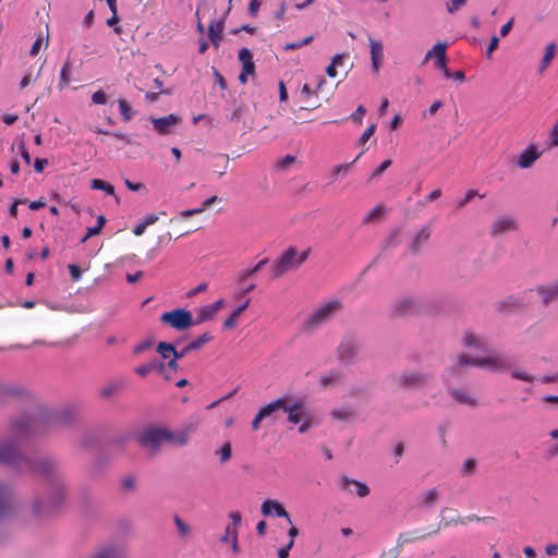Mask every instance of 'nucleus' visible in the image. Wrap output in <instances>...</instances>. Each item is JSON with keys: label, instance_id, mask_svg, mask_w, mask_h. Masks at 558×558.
Returning a JSON list of instances; mask_svg holds the SVG:
<instances>
[{"label": "nucleus", "instance_id": "f257e3e1", "mask_svg": "<svg viewBox=\"0 0 558 558\" xmlns=\"http://www.w3.org/2000/svg\"><path fill=\"white\" fill-rule=\"evenodd\" d=\"M25 439L12 437L0 440V464L13 469L20 474H37L47 482V496L37 497L32 502L33 514L47 518L53 514L63 504L66 484L59 460L49 454L32 458L21 450Z\"/></svg>", "mask_w": 558, "mask_h": 558}, {"label": "nucleus", "instance_id": "f03ea898", "mask_svg": "<svg viewBox=\"0 0 558 558\" xmlns=\"http://www.w3.org/2000/svg\"><path fill=\"white\" fill-rule=\"evenodd\" d=\"M75 418L72 409L51 410L39 402L29 412L10 422L11 434L22 439L40 437L59 426H68Z\"/></svg>", "mask_w": 558, "mask_h": 558}, {"label": "nucleus", "instance_id": "7ed1b4c3", "mask_svg": "<svg viewBox=\"0 0 558 558\" xmlns=\"http://www.w3.org/2000/svg\"><path fill=\"white\" fill-rule=\"evenodd\" d=\"M514 361L511 356L505 354H494L490 356L476 357V366L487 368L493 372L510 371V376L514 379L533 383L535 377L521 369H512Z\"/></svg>", "mask_w": 558, "mask_h": 558}, {"label": "nucleus", "instance_id": "20e7f679", "mask_svg": "<svg viewBox=\"0 0 558 558\" xmlns=\"http://www.w3.org/2000/svg\"><path fill=\"white\" fill-rule=\"evenodd\" d=\"M392 380L399 389L421 390L434 380V375L430 372L405 368L392 375Z\"/></svg>", "mask_w": 558, "mask_h": 558}, {"label": "nucleus", "instance_id": "39448f33", "mask_svg": "<svg viewBox=\"0 0 558 558\" xmlns=\"http://www.w3.org/2000/svg\"><path fill=\"white\" fill-rule=\"evenodd\" d=\"M341 310L342 303L339 300H331L323 304L307 317L303 327L304 331H313L317 329Z\"/></svg>", "mask_w": 558, "mask_h": 558}, {"label": "nucleus", "instance_id": "423d86ee", "mask_svg": "<svg viewBox=\"0 0 558 558\" xmlns=\"http://www.w3.org/2000/svg\"><path fill=\"white\" fill-rule=\"evenodd\" d=\"M13 399L31 404L33 408L38 403L36 396L24 386L0 380V403L4 404Z\"/></svg>", "mask_w": 558, "mask_h": 558}, {"label": "nucleus", "instance_id": "0eeeda50", "mask_svg": "<svg viewBox=\"0 0 558 558\" xmlns=\"http://www.w3.org/2000/svg\"><path fill=\"white\" fill-rule=\"evenodd\" d=\"M360 350L361 342L357 336L354 333L344 335L337 348L339 362L343 365L354 364L359 359Z\"/></svg>", "mask_w": 558, "mask_h": 558}, {"label": "nucleus", "instance_id": "6e6552de", "mask_svg": "<svg viewBox=\"0 0 558 558\" xmlns=\"http://www.w3.org/2000/svg\"><path fill=\"white\" fill-rule=\"evenodd\" d=\"M160 322L178 331H183L194 326L192 312L186 308H175L165 312L160 316Z\"/></svg>", "mask_w": 558, "mask_h": 558}, {"label": "nucleus", "instance_id": "1a4fd4ad", "mask_svg": "<svg viewBox=\"0 0 558 558\" xmlns=\"http://www.w3.org/2000/svg\"><path fill=\"white\" fill-rule=\"evenodd\" d=\"M166 427L149 426L145 428L138 436L137 442L143 448H149L154 452L160 450L161 446L166 444Z\"/></svg>", "mask_w": 558, "mask_h": 558}, {"label": "nucleus", "instance_id": "9d476101", "mask_svg": "<svg viewBox=\"0 0 558 558\" xmlns=\"http://www.w3.org/2000/svg\"><path fill=\"white\" fill-rule=\"evenodd\" d=\"M278 400L282 403L279 410H282L288 414V422L293 425L300 424L306 409L305 400L303 398L292 399V397L288 395L279 398Z\"/></svg>", "mask_w": 558, "mask_h": 558}, {"label": "nucleus", "instance_id": "9b49d317", "mask_svg": "<svg viewBox=\"0 0 558 558\" xmlns=\"http://www.w3.org/2000/svg\"><path fill=\"white\" fill-rule=\"evenodd\" d=\"M298 251L294 246L288 247L274 263L271 267V279H278L286 272L296 267Z\"/></svg>", "mask_w": 558, "mask_h": 558}, {"label": "nucleus", "instance_id": "f8f14e48", "mask_svg": "<svg viewBox=\"0 0 558 558\" xmlns=\"http://www.w3.org/2000/svg\"><path fill=\"white\" fill-rule=\"evenodd\" d=\"M15 494L13 488L0 482V522L11 518L15 512Z\"/></svg>", "mask_w": 558, "mask_h": 558}, {"label": "nucleus", "instance_id": "ddd939ff", "mask_svg": "<svg viewBox=\"0 0 558 558\" xmlns=\"http://www.w3.org/2000/svg\"><path fill=\"white\" fill-rule=\"evenodd\" d=\"M421 310V303L414 296H402L397 300L391 305V315L395 317H404L415 315Z\"/></svg>", "mask_w": 558, "mask_h": 558}, {"label": "nucleus", "instance_id": "4468645a", "mask_svg": "<svg viewBox=\"0 0 558 558\" xmlns=\"http://www.w3.org/2000/svg\"><path fill=\"white\" fill-rule=\"evenodd\" d=\"M150 121L156 132H158L161 135H167L171 133V128L179 124L182 121V119L181 117L171 113L169 116L161 118H151Z\"/></svg>", "mask_w": 558, "mask_h": 558}, {"label": "nucleus", "instance_id": "2eb2a0df", "mask_svg": "<svg viewBox=\"0 0 558 558\" xmlns=\"http://www.w3.org/2000/svg\"><path fill=\"white\" fill-rule=\"evenodd\" d=\"M542 156L535 144H530L518 157L517 165L521 169H529Z\"/></svg>", "mask_w": 558, "mask_h": 558}, {"label": "nucleus", "instance_id": "dca6fc26", "mask_svg": "<svg viewBox=\"0 0 558 558\" xmlns=\"http://www.w3.org/2000/svg\"><path fill=\"white\" fill-rule=\"evenodd\" d=\"M262 514L265 517L276 515L278 518H286L289 523H291V519L284 507L274 499H267L262 504L260 507Z\"/></svg>", "mask_w": 558, "mask_h": 558}, {"label": "nucleus", "instance_id": "f3484780", "mask_svg": "<svg viewBox=\"0 0 558 558\" xmlns=\"http://www.w3.org/2000/svg\"><path fill=\"white\" fill-rule=\"evenodd\" d=\"M151 372H157L160 375L165 376L166 380L170 379V376L166 375V363L159 361L158 359H154L146 364H142L135 368V373L138 376L145 377Z\"/></svg>", "mask_w": 558, "mask_h": 558}, {"label": "nucleus", "instance_id": "a211bd4d", "mask_svg": "<svg viewBox=\"0 0 558 558\" xmlns=\"http://www.w3.org/2000/svg\"><path fill=\"white\" fill-rule=\"evenodd\" d=\"M518 229L517 221L509 216L501 217L495 220L492 225L490 234L493 236L499 235L501 233L513 231Z\"/></svg>", "mask_w": 558, "mask_h": 558}, {"label": "nucleus", "instance_id": "6ab92c4d", "mask_svg": "<svg viewBox=\"0 0 558 558\" xmlns=\"http://www.w3.org/2000/svg\"><path fill=\"white\" fill-rule=\"evenodd\" d=\"M213 340V336L209 332H204L195 340L191 341L187 345L179 351V354H175V359H183L190 352L199 350L204 344L208 343Z\"/></svg>", "mask_w": 558, "mask_h": 558}, {"label": "nucleus", "instance_id": "aec40b11", "mask_svg": "<svg viewBox=\"0 0 558 558\" xmlns=\"http://www.w3.org/2000/svg\"><path fill=\"white\" fill-rule=\"evenodd\" d=\"M448 395L458 403L469 405L471 408H476L478 405V401L475 397L469 395L463 389L458 388H448Z\"/></svg>", "mask_w": 558, "mask_h": 558}, {"label": "nucleus", "instance_id": "412c9836", "mask_svg": "<svg viewBox=\"0 0 558 558\" xmlns=\"http://www.w3.org/2000/svg\"><path fill=\"white\" fill-rule=\"evenodd\" d=\"M282 405L280 400L271 401L270 403L266 404L265 407L260 408L254 420L252 421V428L254 430H257L259 428V423L262 420L270 416L272 413L278 411L280 407Z\"/></svg>", "mask_w": 558, "mask_h": 558}, {"label": "nucleus", "instance_id": "4be33fe9", "mask_svg": "<svg viewBox=\"0 0 558 558\" xmlns=\"http://www.w3.org/2000/svg\"><path fill=\"white\" fill-rule=\"evenodd\" d=\"M536 293L542 298V302L547 306L551 301L558 298V279L546 286H538Z\"/></svg>", "mask_w": 558, "mask_h": 558}, {"label": "nucleus", "instance_id": "5701e85b", "mask_svg": "<svg viewBox=\"0 0 558 558\" xmlns=\"http://www.w3.org/2000/svg\"><path fill=\"white\" fill-rule=\"evenodd\" d=\"M369 47H371V60H372V70L377 73L379 71V66L381 64L384 58V47L381 41L369 38Z\"/></svg>", "mask_w": 558, "mask_h": 558}, {"label": "nucleus", "instance_id": "b1692460", "mask_svg": "<svg viewBox=\"0 0 558 558\" xmlns=\"http://www.w3.org/2000/svg\"><path fill=\"white\" fill-rule=\"evenodd\" d=\"M430 236V229L428 226H424L412 239L409 248L413 255H417L421 252L422 246L428 241Z\"/></svg>", "mask_w": 558, "mask_h": 558}, {"label": "nucleus", "instance_id": "393cba45", "mask_svg": "<svg viewBox=\"0 0 558 558\" xmlns=\"http://www.w3.org/2000/svg\"><path fill=\"white\" fill-rule=\"evenodd\" d=\"M351 485H354L356 487L355 494L359 497H366L369 494V488L365 483L349 478L348 476L343 475L340 481V487L344 490H350L352 493V490L350 489Z\"/></svg>", "mask_w": 558, "mask_h": 558}, {"label": "nucleus", "instance_id": "a878e982", "mask_svg": "<svg viewBox=\"0 0 558 558\" xmlns=\"http://www.w3.org/2000/svg\"><path fill=\"white\" fill-rule=\"evenodd\" d=\"M156 351L161 355L162 359H169L170 356L175 357V354H179V350L175 349V345L170 342L160 341L157 344Z\"/></svg>", "mask_w": 558, "mask_h": 558}, {"label": "nucleus", "instance_id": "bb28decb", "mask_svg": "<svg viewBox=\"0 0 558 558\" xmlns=\"http://www.w3.org/2000/svg\"><path fill=\"white\" fill-rule=\"evenodd\" d=\"M166 434L168 435L165 439L166 442L174 444L178 446H185L189 441L186 438V434L182 433L181 429L177 432H172L166 428Z\"/></svg>", "mask_w": 558, "mask_h": 558}, {"label": "nucleus", "instance_id": "cd10ccee", "mask_svg": "<svg viewBox=\"0 0 558 558\" xmlns=\"http://www.w3.org/2000/svg\"><path fill=\"white\" fill-rule=\"evenodd\" d=\"M215 314L208 305L201 306L197 310V316L194 318V326L204 324L215 318Z\"/></svg>", "mask_w": 558, "mask_h": 558}, {"label": "nucleus", "instance_id": "c85d7f7f", "mask_svg": "<svg viewBox=\"0 0 558 558\" xmlns=\"http://www.w3.org/2000/svg\"><path fill=\"white\" fill-rule=\"evenodd\" d=\"M123 388V383L121 381H113L108 384L107 386L102 387L99 395L104 399H110L112 396L118 393Z\"/></svg>", "mask_w": 558, "mask_h": 558}, {"label": "nucleus", "instance_id": "c756f323", "mask_svg": "<svg viewBox=\"0 0 558 558\" xmlns=\"http://www.w3.org/2000/svg\"><path fill=\"white\" fill-rule=\"evenodd\" d=\"M71 72H72V63L68 59L60 71V82H59V88L62 89L63 87L68 86L71 82Z\"/></svg>", "mask_w": 558, "mask_h": 558}, {"label": "nucleus", "instance_id": "7c9ffc66", "mask_svg": "<svg viewBox=\"0 0 558 558\" xmlns=\"http://www.w3.org/2000/svg\"><path fill=\"white\" fill-rule=\"evenodd\" d=\"M90 187L93 190L104 191L108 195H114V186L101 179H94L90 182Z\"/></svg>", "mask_w": 558, "mask_h": 558}, {"label": "nucleus", "instance_id": "2f4dec72", "mask_svg": "<svg viewBox=\"0 0 558 558\" xmlns=\"http://www.w3.org/2000/svg\"><path fill=\"white\" fill-rule=\"evenodd\" d=\"M173 522L177 526L178 534L180 537H187L191 534V526L185 523L178 514L173 515Z\"/></svg>", "mask_w": 558, "mask_h": 558}, {"label": "nucleus", "instance_id": "473e14b6", "mask_svg": "<svg viewBox=\"0 0 558 558\" xmlns=\"http://www.w3.org/2000/svg\"><path fill=\"white\" fill-rule=\"evenodd\" d=\"M215 23H216V20H213L210 25H209V27H208V37H209V40H210L211 45L215 48H218L219 45H220V41H221L220 34L222 32H219V28H217Z\"/></svg>", "mask_w": 558, "mask_h": 558}, {"label": "nucleus", "instance_id": "72a5a7b5", "mask_svg": "<svg viewBox=\"0 0 558 558\" xmlns=\"http://www.w3.org/2000/svg\"><path fill=\"white\" fill-rule=\"evenodd\" d=\"M341 372L339 371H330L329 373L323 375L319 379L322 387H329L335 384L337 380L341 378Z\"/></svg>", "mask_w": 558, "mask_h": 558}, {"label": "nucleus", "instance_id": "f704fd0d", "mask_svg": "<svg viewBox=\"0 0 558 558\" xmlns=\"http://www.w3.org/2000/svg\"><path fill=\"white\" fill-rule=\"evenodd\" d=\"M438 498H439V492L437 490V488H432L423 495L422 505L429 507V508L434 507L435 504L438 501Z\"/></svg>", "mask_w": 558, "mask_h": 558}, {"label": "nucleus", "instance_id": "c9c22d12", "mask_svg": "<svg viewBox=\"0 0 558 558\" xmlns=\"http://www.w3.org/2000/svg\"><path fill=\"white\" fill-rule=\"evenodd\" d=\"M269 259L264 258L259 260L253 268H248L242 271L240 276V281H244L247 278L254 276L256 272H258L266 264H268Z\"/></svg>", "mask_w": 558, "mask_h": 558}, {"label": "nucleus", "instance_id": "e433bc0d", "mask_svg": "<svg viewBox=\"0 0 558 558\" xmlns=\"http://www.w3.org/2000/svg\"><path fill=\"white\" fill-rule=\"evenodd\" d=\"M555 54V44H549L546 48V52L542 59L538 71L542 73L548 66L549 62L554 58Z\"/></svg>", "mask_w": 558, "mask_h": 558}, {"label": "nucleus", "instance_id": "4c0bfd02", "mask_svg": "<svg viewBox=\"0 0 558 558\" xmlns=\"http://www.w3.org/2000/svg\"><path fill=\"white\" fill-rule=\"evenodd\" d=\"M118 104L123 121H130L134 116V111L132 110L128 101L124 99H119Z\"/></svg>", "mask_w": 558, "mask_h": 558}, {"label": "nucleus", "instance_id": "58836bf2", "mask_svg": "<svg viewBox=\"0 0 558 558\" xmlns=\"http://www.w3.org/2000/svg\"><path fill=\"white\" fill-rule=\"evenodd\" d=\"M414 532H404L399 534L397 542L399 543V547H403L405 544L414 542L416 539H422L426 537V535H413Z\"/></svg>", "mask_w": 558, "mask_h": 558}, {"label": "nucleus", "instance_id": "ea45409f", "mask_svg": "<svg viewBox=\"0 0 558 558\" xmlns=\"http://www.w3.org/2000/svg\"><path fill=\"white\" fill-rule=\"evenodd\" d=\"M383 214H384V206L377 205L363 218V223H371L374 220L380 218L383 216Z\"/></svg>", "mask_w": 558, "mask_h": 558}, {"label": "nucleus", "instance_id": "a19ab883", "mask_svg": "<svg viewBox=\"0 0 558 558\" xmlns=\"http://www.w3.org/2000/svg\"><path fill=\"white\" fill-rule=\"evenodd\" d=\"M446 49H447L446 43H438L433 47L435 62L444 61L447 59Z\"/></svg>", "mask_w": 558, "mask_h": 558}, {"label": "nucleus", "instance_id": "79ce46f5", "mask_svg": "<svg viewBox=\"0 0 558 558\" xmlns=\"http://www.w3.org/2000/svg\"><path fill=\"white\" fill-rule=\"evenodd\" d=\"M457 367H464V366H476V357H471L466 354H459L456 359Z\"/></svg>", "mask_w": 558, "mask_h": 558}, {"label": "nucleus", "instance_id": "37998d69", "mask_svg": "<svg viewBox=\"0 0 558 558\" xmlns=\"http://www.w3.org/2000/svg\"><path fill=\"white\" fill-rule=\"evenodd\" d=\"M476 466H477V462L475 459H473V458L466 459L462 465L461 474L463 476L472 475L475 472Z\"/></svg>", "mask_w": 558, "mask_h": 558}, {"label": "nucleus", "instance_id": "c03bdc74", "mask_svg": "<svg viewBox=\"0 0 558 558\" xmlns=\"http://www.w3.org/2000/svg\"><path fill=\"white\" fill-rule=\"evenodd\" d=\"M228 163H229V156L228 155H217V156H215L214 167H218V168L222 167V169H223L222 171L219 172V177H222L226 173V170L228 168Z\"/></svg>", "mask_w": 558, "mask_h": 558}, {"label": "nucleus", "instance_id": "a18cd8bd", "mask_svg": "<svg viewBox=\"0 0 558 558\" xmlns=\"http://www.w3.org/2000/svg\"><path fill=\"white\" fill-rule=\"evenodd\" d=\"M95 132L98 133V134L111 135V136H113L116 138L124 141L126 144H132V141H131L130 136L128 134H125V133L110 132V131H106V130H102V129H96Z\"/></svg>", "mask_w": 558, "mask_h": 558}, {"label": "nucleus", "instance_id": "49530a36", "mask_svg": "<svg viewBox=\"0 0 558 558\" xmlns=\"http://www.w3.org/2000/svg\"><path fill=\"white\" fill-rule=\"evenodd\" d=\"M332 417L339 421H345L354 415L352 410L348 409H336L331 413Z\"/></svg>", "mask_w": 558, "mask_h": 558}, {"label": "nucleus", "instance_id": "de8ad7c7", "mask_svg": "<svg viewBox=\"0 0 558 558\" xmlns=\"http://www.w3.org/2000/svg\"><path fill=\"white\" fill-rule=\"evenodd\" d=\"M220 456L222 463L227 462L232 456V448L230 442H226L217 452Z\"/></svg>", "mask_w": 558, "mask_h": 558}, {"label": "nucleus", "instance_id": "09e8293b", "mask_svg": "<svg viewBox=\"0 0 558 558\" xmlns=\"http://www.w3.org/2000/svg\"><path fill=\"white\" fill-rule=\"evenodd\" d=\"M314 39V36L313 35H310L307 37H305L304 39L300 40V41H296V43H290V44H287L283 49L284 50H294V49H299L305 45H308L310 43H312Z\"/></svg>", "mask_w": 558, "mask_h": 558}, {"label": "nucleus", "instance_id": "8fccbe9b", "mask_svg": "<svg viewBox=\"0 0 558 558\" xmlns=\"http://www.w3.org/2000/svg\"><path fill=\"white\" fill-rule=\"evenodd\" d=\"M464 345L466 347H473V348H478L480 347V339L474 335V333H465L463 339H462Z\"/></svg>", "mask_w": 558, "mask_h": 558}, {"label": "nucleus", "instance_id": "3c124183", "mask_svg": "<svg viewBox=\"0 0 558 558\" xmlns=\"http://www.w3.org/2000/svg\"><path fill=\"white\" fill-rule=\"evenodd\" d=\"M366 109L363 105H360L356 110L350 114L349 119L357 124H362L363 116L365 114Z\"/></svg>", "mask_w": 558, "mask_h": 558}, {"label": "nucleus", "instance_id": "603ef678", "mask_svg": "<svg viewBox=\"0 0 558 558\" xmlns=\"http://www.w3.org/2000/svg\"><path fill=\"white\" fill-rule=\"evenodd\" d=\"M391 166V160L387 159L383 161L372 173L369 180L380 177L389 167Z\"/></svg>", "mask_w": 558, "mask_h": 558}, {"label": "nucleus", "instance_id": "864d4df0", "mask_svg": "<svg viewBox=\"0 0 558 558\" xmlns=\"http://www.w3.org/2000/svg\"><path fill=\"white\" fill-rule=\"evenodd\" d=\"M363 153L364 151H361L352 162L342 163V165H338L337 167H335L333 173L340 174V173L348 172L350 170L351 166L363 155Z\"/></svg>", "mask_w": 558, "mask_h": 558}, {"label": "nucleus", "instance_id": "5fc2aeb1", "mask_svg": "<svg viewBox=\"0 0 558 558\" xmlns=\"http://www.w3.org/2000/svg\"><path fill=\"white\" fill-rule=\"evenodd\" d=\"M108 100V96L104 90H97L92 95V101L96 105H105Z\"/></svg>", "mask_w": 558, "mask_h": 558}, {"label": "nucleus", "instance_id": "6e6d98bb", "mask_svg": "<svg viewBox=\"0 0 558 558\" xmlns=\"http://www.w3.org/2000/svg\"><path fill=\"white\" fill-rule=\"evenodd\" d=\"M239 61L244 64L253 60V53L248 48H242L238 54Z\"/></svg>", "mask_w": 558, "mask_h": 558}, {"label": "nucleus", "instance_id": "4d7b16f0", "mask_svg": "<svg viewBox=\"0 0 558 558\" xmlns=\"http://www.w3.org/2000/svg\"><path fill=\"white\" fill-rule=\"evenodd\" d=\"M444 106L441 100H436L432 104V106L424 112V118H430L436 114L438 109H440Z\"/></svg>", "mask_w": 558, "mask_h": 558}, {"label": "nucleus", "instance_id": "13d9d810", "mask_svg": "<svg viewBox=\"0 0 558 558\" xmlns=\"http://www.w3.org/2000/svg\"><path fill=\"white\" fill-rule=\"evenodd\" d=\"M376 131V125L375 124H371L364 132L363 134L361 135L360 140H359V143L361 145H364L369 138L371 136L375 133Z\"/></svg>", "mask_w": 558, "mask_h": 558}, {"label": "nucleus", "instance_id": "bf43d9fd", "mask_svg": "<svg viewBox=\"0 0 558 558\" xmlns=\"http://www.w3.org/2000/svg\"><path fill=\"white\" fill-rule=\"evenodd\" d=\"M153 344V339H146L134 347L133 353L140 354L148 350Z\"/></svg>", "mask_w": 558, "mask_h": 558}, {"label": "nucleus", "instance_id": "052dcab7", "mask_svg": "<svg viewBox=\"0 0 558 558\" xmlns=\"http://www.w3.org/2000/svg\"><path fill=\"white\" fill-rule=\"evenodd\" d=\"M295 161V157L292 156V155H287L284 156L283 158H281L277 166L278 168L282 169V170H286L288 169L293 162Z\"/></svg>", "mask_w": 558, "mask_h": 558}, {"label": "nucleus", "instance_id": "680f3d73", "mask_svg": "<svg viewBox=\"0 0 558 558\" xmlns=\"http://www.w3.org/2000/svg\"><path fill=\"white\" fill-rule=\"evenodd\" d=\"M68 268H69V272L71 275V278L74 281H78L82 277V269L80 268V266H77L76 264H70L68 266Z\"/></svg>", "mask_w": 558, "mask_h": 558}, {"label": "nucleus", "instance_id": "e2e57ef3", "mask_svg": "<svg viewBox=\"0 0 558 558\" xmlns=\"http://www.w3.org/2000/svg\"><path fill=\"white\" fill-rule=\"evenodd\" d=\"M476 195H477V191H475V190L468 191V193L464 195V197L458 202L457 207L458 208L464 207Z\"/></svg>", "mask_w": 558, "mask_h": 558}, {"label": "nucleus", "instance_id": "0e129e2a", "mask_svg": "<svg viewBox=\"0 0 558 558\" xmlns=\"http://www.w3.org/2000/svg\"><path fill=\"white\" fill-rule=\"evenodd\" d=\"M435 66L440 70L447 78H452V72L447 65V59L444 61L435 62Z\"/></svg>", "mask_w": 558, "mask_h": 558}, {"label": "nucleus", "instance_id": "69168bd1", "mask_svg": "<svg viewBox=\"0 0 558 558\" xmlns=\"http://www.w3.org/2000/svg\"><path fill=\"white\" fill-rule=\"evenodd\" d=\"M208 286L206 282H202L199 283L197 287H195L194 289H191L187 293H186V296L187 298H194L196 296L197 294L202 293V292H205L207 290Z\"/></svg>", "mask_w": 558, "mask_h": 558}, {"label": "nucleus", "instance_id": "338daca9", "mask_svg": "<svg viewBox=\"0 0 558 558\" xmlns=\"http://www.w3.org/2000/svg\"><path fill=\"white\" fill-rule=\"evenodd\" d=\"M468 0H451L450 3H447L448 13H454L460 7L464 5Z\"/></svg>", "mask_w": 558, "mask_h": 558}, {"label": "nucleus", "instance_id": "774afa93", "mask_svg": "<svg viewBox=\"0 0 558 558\" xmlns=\"http://www.w3.org/2000/svg\"><path fill=\"white\" fill-rule=\"evenodd\" d=\"M550 143L549 146H558V120L556 125L554 126L553 131L550 132Z\"/></svg>", "mask_w": 558, "mask_h": 558}]
</instances>
